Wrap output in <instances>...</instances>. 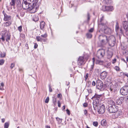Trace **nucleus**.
<instances>
[{"instance_id":"15","label":"nucleus","mask_w":128,"mask_h":128,"mask_svg":"<svg viewBox=\"0 0 128 128\" xmlns=\"http://www.w3.org/2000/svg\"><path fill=\"white\" fill-rule=\"evenodd\" d=\"M1 33L2 34V36H3L5 38H6V36L10 34L9 32L6 30H5L4 31H2Z\"/></svg>"},{"instance_id":"45","label":"nucleus","mask_w":128,"mask_h":128,"mask_svg":"<svg viewBox=\"0 0 128 128\" xmlns=\"http://www.w3.org/2000/svg\"><path fill=\"white\" fill-rule=\"evenodd\" d=\"M22 26H19L18 28V30L20 32H21L22 31Z\"/></svg>"},{"instance_id":"51","label":"nucleus","mask_w":128,"mask_h":128,"mask_svg":"<svg viewBox=\"0 0 128 128\" xmlns=\"http://www.w3.org/2000/svg\"><path fill=\"white\" fill-rule=\"evenodd\" d=\"M58 106L59 107H60V102L59 101H58Z\"/></svg>"},{"instance_id":"8","label":"nucleus","mask_w":128,"mask_h":128,"mask_svg":"<svg viewBox=\"0 0 128 128\" xmlns=\"http://www.w3.org/2000/svg\"><path fill=\"white\" fill-rule=\"evenodd\" d=\"M97 56L98 58H102L105 55V50L103 49H99L97 52Z\"/></svg>"},{"instance_id":"46","label":"nucleus","mask_w":128,"mask_h":128,"mask_svg":"<svg viewBox=\"0 0 128 128\" xmlns=\"http://www.w3.org/2000/svg\"><path fill=\"white\" fill-rule=\"evenodd\" d=\"M38 20V16H37L36 17V18H34L33 19V20L35 22H36V21Z\"/></svg>"},{"instance_id":"55","label":"nucleus","mask_w":128,"mask_h":128,"mask_svg":"<svg viewBox=\"0 0 128 128\" xmlns=\"http://www.w3.org/2000/svg\"><path fill=\"white\" fill-rule=\"evenodd\" d=\"M88 74H86L85 76V78L86 80L87 79L88 77Z\"/></svg>"},{"instance_id":"2","label":"nucleus","mask_w":128,"mask_h":128,"mask_svg":"<svg viewBox=\"0 0 128 128\" xmlns=\"http://www.w3.org/2000/svg\"><path fill=\"white\" fill-rule=\"evenodd\" d=\"M99 28L102 30L104 31L105 33L108 34H110L112 32L111 29L108 27L106 24L100 23Z\"/></svg>"},{"instance_id":"57","label":"nucleus","mask_w":128,"mask_h":128,"mask_svg":"<svg viewBox=\"0 0 128 128\" xmlns=\"http://www.w3.org/2000/svg\"><path fill=\"white\" fill-rule=\"evenodd\" d=\"M61 96H62V95L60 94H58L57 97L58 98H60Z\"/></svg>"},{"instance_id":"43","label":"nucleus","mask_w":128,"mask_h":128,"mask_svg":"<svg viewBox=\"0 0 128 128\" xmlns=\"http://www.w3.org/2000/svg\"><path fill=\"white\" fill-rule=\"evenodd\" d=\"M114 69L117 71H119L120 70L119 68L117 66H115L114 68Z\"/></svg>"},{"instance_id":"12","label":"nucleus","mask_w":128,"mask_h":128,"mask_svg":"<svg viewBox=\"0 0 128 128\" xmlns=\"http://www.w3.org/2000/svg\"><path fill=\"white\" fill-rule=\"evenodd\" d=\"M108 89V90L112 93L115 92L116 90V86H110Z\"/></svg>"},{"instance_id":"4","label":"nucleus","mask_w":128,"mask_h":128,"mask_svg":"<svg viewBox=\"0 0 128 128\" xmlns=\"http://www.w3.org/2000/svg\"><path fill=\"white\" fill-rule=\"evenodd\" d=\"M98 39L102 44H106L108 42V38L107 36L104 34L100 35L98 37Z\"/></svg>"},{"instance_id":"56","label":"nucleus","mask_w":128,"mask_h":128,"mask_svg":"<svg viewBox=\"0 0 128 128\" xmlns=\"http://www.w3.org/2000/svg\"><path fill=\"white\" fill-rule=\"evenodd\" d=\"M94 30V29L93 28H92L90 30H89V31L90 32H93Z\"/></svg>"},{"instance_id":"36","label":"nucleus","mask_w":128,"mask_h":128,"mask_svg":"<svg viewBox=\"0 0 128 128\" xmlns=\"http://www.w3.org/2000/svg\"><path fill=\"white\" fill-rule=\"evenodd\" d=\"M4 84L2 82L1 84V85L0 86V90H4V89L3 88L4 86Z\"/></svg>"},{"instance_id":"18","label":"nucleus","mask_w":128,"mask_h":128,"mask_svg":"<svg viewBox=\"0 0 128 128\" xmlns=\"http://www.w3.org/2000/svg\"><path fill=\"white\" fill-rule=\"evenodd\" d=\"M107 75V72L106 71H104L102 72L100 74L101 78L102 79H104L106 77Z\"/></svg>"},{"instance_id":"40","label":"nucleus","mask_w":128,"mask_h":128,"mask_svg":"<svg viewBox=\"0 0 128 128\" xmlns=\"http://www.w3.org/2000/svg\"><path fill=\"white\" fill-rule=\"evenodd\" d=\"M41 37L43 38H46L47 36V34L46 33H45L43 35H42L41 36Z\"/></svg>"},{"instance_id":"62","label":"nucleus","mask_w":128,"mask_h":128,"mask_svg":"<svg viewBox=\"0 0 128 128\" xmlns=\"http://www.w3.org/2000/svg\"><path fill=\"white\" fill-rule=\"evenodd\" d=\"M25 46L26 47H27V49L28 48V44H26V45H25Z\"/></svg>"},{"instance_id":"3","label":"nucleus","mask_w":128,"mask_h":128,"mask_svg":"<svg viewBox=\"0 0 128 128\" xmlns=\"http://www.w3.org/2000/svg\"><path fill=\"white\" fill-rule=\"evenodd\" d=\"M96 87L98 90H103L106 87V85L103 84L102 81L98 80L96 81Z\"/></svg>"},{"instance_id":"13","label":"nucleus","mask_w":128,"mask_h":128,"mask_svg":"<svg viewBox=\"0 0 128 128\" xmlns=\"http://www.w3.org/2000/svg\"><path fill=\"white\" fill-rule=\"evenodd\" d=\"M126 97H121L116 100V102L117 104L120 105L123 102V100H124L125 98L126 99Z\"/></svg>"},{"instance_id":"38","label":"nucleus","mask_w":128,"mask_h":128,"mask_svg":"<svg viewBox=\"0 0 128 128\" xmlns=\"http://www.w3.org/2000/svg\"><path fill=\"white\" fill-rule=\"evenodd\" d=\"M94 64L93 63L90 66V72H93L94 68Z\"/></svg>"},{"instance_id":"1","label":"nucleus","mask_w":128,"mask_h":128,"mask_svg":"<svg viewBox=\"0 0 128 128\" xmlns=\"http://www.w3.org/2000/svg\"><path fill=\"white\" fill-rule=\"evenodd\" d=\"M38 0H23L22 4V8L25 10H31L34 9Z\"/></svg>"},{"instance_id":"24","label":"nucleus","mask_w":128,"mask_h":128,"mask_svg":"<svg viewBox=\"0 0 128 128\" xmlns=\"http://www.w3.org/2000/svg\"><path fill=\"white\" fill-rule=\"evenodd\" d=\"M107 124V122L106 120H102L101 122V124L103 126H105Z\"/></svg>"},{"instance_id":"58","label":"nucleus","mask_w":128,"mask_h":128,"mask_svg":"<svg viewBox=\"0 0 128 128\" xmlns=\"http://www.w3.org/2000/svg\"><path fill=\"white\" fill-rule=\"evenodd\" d=\"M5 38L4 37L2 36V38H0V39H1L2 40V41L4 42L5 40Z\"/></svg>"},{"instance_id":"39","label":"nucleus","mask_w":128,"mask_h":128,"mask_svg":"<svg viewBox=\"0 0 128 128\" xmlns=\"http://www.w3.org/2000/svg\"><path fill=\"white\" fill-rule=\"evenodd\" d=\"M4 62V60L3 59L0 60V65H2Z\"/></svg>"},{"instance_id":"19","label":"nucleus","mask_w":128,"mask_h":128,"mask_svg":"<svg viewBox=\"0 0 128 128\" xmlns=\"http://www.w3.org/2000/svg\"><path fill=\"white\" fill-rule=\"evenodd\" d=\"M36 39L38 41L41 42L43 41L44 42L45 41V40L44 38H42L41 36H36Z\"/></svg>"},{"instance_id":"63","label":"nucleus","mask_w":128,"mask_h":128,"mask_svg":"<svg viewBox=\"0 0 128 128\" xmlns=\"http://www.w3.org/2000/svg\"><path fill=\"white\" fill-rule=\"evenodd\" d=\"M116 59L115 58L113 60V63H114V62L116 61Z\"/></svg>"},{"instance_id":"37","label":"nucleus","mask_w":128,"mask_h":128,"mask_svg":"<svg viewBox=\"0 0 128 128\" xmlns=\"http://www.w3.org/2000/svg\"><path fill=\"white\" fill-rule=\"evenodd\" d=\"M86 36L88 38H92V35L91 33H88L87 34Z\"/></svg>"},{"instance_id":"20","label":"nucleus","mask_w":128,"mask_h":128,"mask_svg":"<svg viewBox=\"0 0 128 128\" xmlns=\"http://www.w3.org/2000/svg\"><path fill=\"white\" fill-rule=\"evenodd\" d=\"M108 103L109 104L112 105H114L115 102L112 100L110 99H108Z\"/></svg>"},{"instance_id":"41","label":"nucleus","mask_w":128,"mask_h":128,"mask_svg":"<svg viewBox=\"0 0 128 128\" xmlns=\"http://www.w3.org/2000/svg\"><path fill=\"white\" fill-rule=\"evenodd\" d=\"M93 125L95 126H97L98 125V123L97 122H93Z\"/></svg>"},{"instance_id":"44","label":"nucleus","mask_w":128,"mask_h":128,"mask_svg":"<svg viewBox=\"0 0 128 128\" xmlns=\"http://www.w3.org/2000/svg\"><path fill=\"white\" fill-rule=\"evenodd\" d=\"M49 97H48L45 100V103H47L49 101Z\"/></svg>"},{"instance_id":"49","label":"nucleus","mask_w":128,"mask_h":128,"mask_svg":"<svg viewBox=\"0 0 128 128\" xmlns=\"http://www.w3.org/2000/svg\"><path fill=\"white\" fill-rule=\"evenodd\" d=\"M14 63H12L11 64V65L10 66V68L12 69L13 67L14 66Z\"/></svg>"},{"instance_id":"30","label":"nucleus","mask_w":128,"mask_h":128,"mask_svg":"<svg viewBox=\"0 0 128 128\" xmlns=\"http://www.w3.org/2000/svg\"><path fill=\"white\" fill-rule=\"evenodd\" d=\"M119 26L118 25V22H116V32H117L119 29Z\"/></svg>"},{"instance_id":"53","label":"nucleus","mask_w":128,"mask_h":128,"mask_svg":"<svg viewBox=\"0 0 128 128\" xmlns=\"http://www.w3.org/2000/svg\"><path fill=\"white\" fill-rule=\"evenodd\" d=\"M66 111L67 114L68 115H70V110H68V109H67L66 110Z\"/></svg>"},{"instance_id":"64","label":"nucleus","mask_w":128,"mask_h":128,"mask_svg":"<svg viewBox=\"0 0 128 128\" xmlns=\"http://www.w3.org/2000/svg\"><path fill=\"white\" fill-rule=\"evenodd\" d=\"M124 75L126 76L128 78V74H124Z\"/></svg>"},{"instance_id":"22","label":"nucleus","mask_w":128,"mask_h":128,"mask_svg":"<svg viewBox=\"0 0 128 128\" xmlns=\"http://www.w3.org/2000/svg\"><path fill=\"white\" fill-rule=\"evenodd\" d=\"M11 24V22L9 21L4 22V26H9Z\"/></svg>"},{"instance_id":"23","label":"nucleus","mask_w":128,"mask_h":128,"mask_svg":"<svg viewBox=\"0 0 128 128\" xmlns=\"http://www.w3.org/2000/svg\"><path fill=\"white\" fill-rule=\"evenodd\" d=\"M45 23L43 21H42L41 22L40 24V27L41 30H42L45 25Z\"/></svg>"},{"instance_id":"28","label":"nucleus","mask_w":128,"mask_h":128,"mask_svg":"<svg viewBox=\"0 0 128 128\" xmlns=\"http://www.w3.org/2000/svg\"><path fill=\"white\" fill-rule=\"evenodd\" d=\"M101 96V95H98L95 94V95L92 97V98H96L97 99L98 98H99Z\"/></svg>"},{"instance_id":"7","label":"nucleus","mask_w":128,"mask_h":128,"mask_svg":"<svg viewBox=\"0 0 128 128\" xmlns=\"http://www.w3.org/2000/svg\"><path fill=\"white\" fill-rule=\"evenodd\" d=\"M118 107L115 105H112L109 107L108 111L110 113H114L117 110Z\"/></svg>"},{"instance_id":"9","label":"nucleus","mask_w":128,"mask_h":128,"mask_svg":"<svg viewBox=\"0 0 128 128\" xmlns=\"http://www.w3.org/2000/svg\"><path fill=\"white\" fill-rule=\"evenodd\" d=\"M102 10L104 11H112L114 10V8L113 6H102Z\"/></svg>"},{"instance_id":"48","label":"nucleus","mask_w":128,"mask_h":128,"mask_svg":"<svg viewBox=\"0 0 128 128\" xmlns=\"http://www.w3.org/2000/svg\"><path fill=\"white\" fill-rule=\"evenodd\" d=\"M87 20H88L90 19V14H89L88 12L87 13Z\"/></svg>"},{"instance_id":"32","label":"nucleus","mask_w":128,"mask_h":128,"mask_svg":"<svg viewBox=\"0 0 128 128\" xmlns=\"http://www.w3.org/2000/svg\"><path fill=\"white\" fill-rule=\"evenodd\" d=\"M15 0H12L11 2L10 3V4L11 6H14L15 5Z\"/></svg>"},{"instance_id":"61","label":"nucleus","mask_w":128,"mask_h":128,"mask_svg":"<svg viewBox=\"0 0 128 128\" xmlns=\"http://www.w3.org/2000/svg\"><path fill=\"white\" fill-rule=\"evenodd\" d=\"M2 122L4 123L5 121V119L4 118H2Z\"/></svg>"},{"instance_id":"11","label":"nucleus","mask_w":128,"mask_h":128,"mask_svg":"<svg viewBox=\"0 0 128 128\" xmlns=\"http://www.w3.org/2000/svg\"><path fill=\"white\" fill-rule=\"evenodd\" d=\"M84 60L83 56H80L78 58V64L79 66H80L84 64Z\"/></svg>"},{"instance_id":"14","label":"nucleus","mask_w":128,"mask_h":128,"mask_svg":"<svg viewBox=\"0 0 128 128\" xmlns=\"http://www.w3.org/2000/svg\"><path fill=\"white\" fill-rule=\"evenodd\" d=\"M122 27L126 31H128V22L125 21L122 22Z\"/></svg>"},{"instance_id":"54","label":"nucleus","mask_w":128,"mask_h":128,"mask_svg":"<svg viewBox=\"0 0 128 128\" xmlns=\"http://www.w3.org/2000/svg\"><path fill=\"white\" fill-rule=\"evenodd\" d=\"M92 85L93 86H95L96 85V83L94 81H93L92 82Z\"/></svg>"},{"instance_id":"5","label":"nucleus","mask_w":128,"mask_h":128,"mask_svg":"<svg viewBox=\"0 0 128 128\" xmlns=\"http://www.w3.org/2000/svg\"><path fill=\"white\" fill-rule=\"evenodd\" d=\"M108 42L109 45L111 46H114L116 43V39L114 36H111L108 38Z\"/></svg>"},{"instance_id":"6","label":"nucleus","mask_w":128,"mask_h":128,"mask_svg":"<svg viewBox=\"0 0 128 128\" xmlns=\"http://www.w3.org/2000/svg\"><path fill=\"white\" fill-rule=\"evenodd\" d=\"M120 92L123 95H127L128 94V86H126L121 88Z\"/></svg>"},{"instance_id":"26","label":"nucleus","mask_w":128,"mask_h":128,"mask_svg":"<svg viewBox=\"0 0 128 128\" xmlns=\"http://www.w3.org/2000/svg\"><path fill=\"white\" fill-rule=\"evenodd\" d=\"M123 54L126 57L128 56V51L126 50H124L123 52Z\"/></svg>"},{"instance_id":"47","label":"nucleus","mask_w":128,"mask_h":128,"mask_svg":"<svg viewBox=\"0 0 128 128\" xmlns=\"http://www.w3.org/2000/svg\"><path fill=\"white\" fill-rule=\"evenodd\" d=\"M49 90L50 92H52V89L51 87L50 86V85H49Z\"/></svg>"},{"instance_id":"21","label":"nucleus","mask_w":128,"mask_h":128,"mask_svg":"<svg viewBox=\"0 0 128 128\" xmlns=\"http://www.w3.org/2000/svg\"><path fill=\"white\" fill-rule=\"evenodd\" d=\"M103 2L104 3L106 4H110L112 3L111 0H103Z\"/></svg>"},{"instance_id":"52","label":"nucleus","mask_w":128,"mask_h":128,"mask_svg":"<svg viewBox=\"0 0 128 128\" xmlns=\"http://www.w3.org/2000/svg\"><path fill=\"white\" fill-rule=\"evenodd\" d=\"M84 114L86 116H87V111L86 110H84Z\"/></svg>"},{"instance_id":"29","label":"nucleus","mask_w":128,"mask_h":128,"mask_svg":"<svg viewBox=\"0 0 128 128\" xmlns=\"http://www.w3.org/2000/svg\"><path fill=\"white\" fill-rule=\"evenodd\" d=\"M6 54L5 52H1L0 53V56L1 58H2L6 56Z\"/></svg>"},{"instance_id":"59","label":"nucleus","mask_w":128,"mask_h":128,"mask_svg":"<svg viewBox=\"0 0 128 128\" xmlns=\"http://www.w3.org/2000/svg\"><path fill=\"white\" fill-rule=\"evenodd\" d=\"M38 44L36 43H35L34 46V48H36L38 47Z\"/></svg>"},{"instance_id":"17","label":"nucleus","mask_w":128,"mask_h":128,"mask_svg":"<svg viewBox=\"0 0 128 128\" xmlns=\"http://www.w3.org/2000/svg\"><path fill=\"white\" fill-rule=\"evenodd\" d=\"M4 20L5 21H9L11 20V16L10 15H8L6 14H4Z\"/></svg>"},{"instance_id":"10","label":"nucleus","mask_w":128,"mask_h":128,"mask_svg":"<svg viewBox=\"0 0 128 128\" xmlns=\"http://www.w3.org/2000/svg\"><path fill=\"white\" fill-rule=\"evenodd\" d=\"M105 111L104 106L102 104L98 108V112L100 114H102L104 113Z\"/></svg>"},{"instance_id":"60","label":"nucleus","mask_w":128,"mask_h":128,"mask_svg":"<svg viewBox=\"0 0 128 128\" xmlns=\"http://www.w3.org/2000/svg\"><path fill=\"white\" fill-rule=\"evenodd\" d=\"M120 76H122V75H124V74H124V72H120Z\"/></svg>"},{"instance_id":"16","label":"nucleus","mask_w":128,"mask_h":128,"mask_svg":"<svg viewBox=\"0 0 128 128\" xmlns=\"http://www.w3.org/2000/svg\"><path fill=\"white\" fill-rule=\"evenodd\" d=\"M114 113H115V117L117 118L118 116L122 114V112L120 110H118V108H117V111Z\"/></svg>"},{"instance_id":"33","label":"nucleus","mask_w":128,"mask_h":128,"mask_svg":"<svg viewBox=\"0 0 128 128\" xmlns=\"http://www.w3.org/2000/svg\"><path fill=\"white\" fill-rule=\"evenodd\" d=\"M53 99V102L54 104L55 105L56 102V98H55L54 97H52Z\"/></svg>"},{"instance_id":"50","label":"nucleus","mask_w":128,"mask_h":128,"mask_svg":"<svg viewBox=\"0 0 128 128\" xmlns=\"http://www.w3.org/2000/svg\"><path fill=\"white\" fill-rule=\"evenodd\" d=\"M88 104L87 103H84L83 104V106L84 107H86L87 106Z\"/></svg>"},{"instance_id":"27","label":"nucleus","mask_w":128,"mask_h":128,"mask_svg":"<svg viewBox=\"0 0 128 128\" xmlns=\"http://www.w3.org/2000/svg\"><path fill=\"white\" fill-rule=\"evenodd\" d=\"M93 107L94 109L98 106V104L97 102H96V101H94L93 102Z\"/></svg>"},{"instance_id":"42","label":"nucleus","mask_w":128,"mask_h":128,"mask_svg":"<svg viewBox=\"0 0 128 128\" xmlns=\"http://www.w3.org/2000/svg\"><path fill=\"white\" fill-rule=\"evenodd\" d=\"M56 119L58 121L60 122H62V119H60L58 117L56 118Z\"/></svg>"},{"instance_id":"31","label":"nucleus","mask_w":128,"mask_h":128,"mask_svg":"<svg viewBox=\"0 0 128 128\" xmlns=\"http://www.w3.org/2000/svg\"><path fill=\"white\" fill-rule=\"evenodd\" d=\"M9 125V122H5L4 124V128H8Z\"/></svg>"},{"instance_id":"34","label":"nucleus","mask_w":128,"mask_h":128,"mask_svg":"<svg viewBox=\"0 0 128 128\" xmlns=\"http://www.w3.org/2000/svg\"><path fill=\"white\" fill-rule=\"evenodd\" d=\"M10 34L9 35H8L6 37V38H5L6 39V41L7 42H8V41L10 40Z\"/></svg>"},{"instance_id":"25","label":"nucleus","mask_w":128,"mask_h":128,"mask_svg":"<svg viewBox=\"0 0 128 128\" xmlns=\"http://www.w3.org/2000/svg\"><path fill=\"white\" fill-rule=\"evenodd\" d=\"M104 16H102V17L100 19V22H99V21H98V27H99V24H100V23H102V24H106V23H104L102 22H103L104 21Z\"/></svg>"},{"instance_id":"35","label":"nucleus","mask_w":128,"mask_h":128,"mask_svg":"<svg viewBox=\"0 0 128 128\" xmlns=\"http://www.w3.org/2000/svg\"><path fill=\"white\" fill-rule=\"evenodd\" d=\"M97 62L98 64L100 65H102L103 64L104 62L103 61L99 60L97 61Z\"/></svg>"}]
</instances>
